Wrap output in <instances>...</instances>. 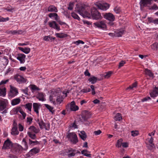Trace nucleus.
Wrapping results in <instances>:
<instances>
[{
	"instance_id": "nucleus-44",
	"label": "nucleus",
	"mask_w": 158,
	"mask_h": 158,
	"mask_svg": "<svg viewBox=\"0 0 158 158\" xmlns=\"http://www.w3.org/2000/svg\"><path fill=\"white\" fill-rule=\"evenodd\" d=\"M131 135L135 137L137 136L139 134V131H131Z\"/></svg>"
},
{
	"instance_id": "nucleus-36",
	"label": "nucleus",
	"mask_w": 158,
	"mask_h": 158,
	"mask_svg": "<svg viewBox=\"0 0 158 158\" xmlns=\"http://www.w3.org/2000/svg\"><path fill=\"white\" fill-rule=\"evenodd\" d=\"M84 18H91V14H90L86 10L84 13V14L81 15Z\"/></svg>"
},
{
	"instance_id": "nucleus-5",
	"label": "nucleus",
	"mask_w": 158,
	"mask_h": 158,
	"mask_svg": "<svg viewBox=\"0 0 158 158\" xmlns=\"http://www.w3.org/2000/svg\"><path fill=\"white\" fill-rule=\"evenodd\" d=\"M13 146V145L11 141L9 139H8L5 141L2 148L4 150L9 149L11 147H12Z\"/></svg>"
},
{
	"instance_id": "nucleus-32",
	"label": "nucleus",
	"mask_w": 158,
	"mask_h": 158,
	"mask_svg": "<svg viewBox=\"0 0 158 158\" xmlns=\"http://www.w3.org/2000/svg\"><path fill=\"white\" fill-rule=\"evenodd\" d=\"M153 139L152 137H151L149 140V142L150 144V145H149L150 146V149H152L153 148H154L155 147V145L153 143Z\"/></svg>"
},
{
	"instance_id": "nucleus-11",
	"label": "nucleus",
	"mask_w": 158,
	"mask_h": 158,
	"mask_svg": "<svg viewBox=\"0 0 158 158\" xmlns=\"http://www.w3.org/2000/svg\"><path fill=\"white\" fill-rule=\"evenodd\" d=\"M40 151V149L37 148H34L31 150L27 154L28 157H31L34 154L38 153Z\"/></svg>"
},
{
	"instance_id": "nucleus-61",
	"label": "nucleus",
	"mask_w": 158,
	"mask_h": 158,
	"mask_svg": "<svg viewBox=\"0 0 158 158\" xmlns=\"http://www.w3.org/2000/svg\"><path fill=\"white\" fill-rule=\"evenodd\" d=\"M8 81H9L8 79H7L5 81L2 80V81H1L0 83V86L2 85L6 84L7 82H8Z\"/></svg>"
},
{
	"instance_id": "nucleus-6",
	"label": "nucleus",
	"mask_w": 158,
	"mask_h": 158,
	"mask_svg": "<svg viewBox=\"0 0 158 158\" xmlns=\"http://www.w3.org/2000/svg\"><path fill=\"white\" fill-rule=\"evenodd\" d=\"M70 107V109L71 111H76L79 109V107L78 106H76L74 101L72 102L70 104H68L66 106V108L67 109L68 108Z\"/></svg>"
},
{
	"instance_id": "nucleus-13",
	"label": "nucleus",
	"mask_w": 158,
	"mask_h": 158,
	"mask_svg": "<svg viewBox=\"0 0 158 158\" xmlns=\"http://www.w3.org/2000/svg\"><path fill=\"white\" fill-rule=\"evenodd\" d=\"M18 94L17 89L15 87H11L10 92L8 94L9 97L11 98L16 96Z\"/></svg>"
},
{
	"instance_id": "nucleus-9",
	"label": "nucleus",
	"mask_w": 158,
	"mask_h": 158,
	"mask_svg": "<svg viewBox=\"0 0 158 158\" xmlns=\"http://www.w3.org/2000/svg\"><path fill=\"white\" fill-rule=\"evenodd\" d=\"M104 18L111 22L113 21L115 19L114 16L110 13H103V15Z\"/></svg>"
},
{
	"instance_id": "nucleus-55",
	"label": "nucleus",
	"mask_w": 158,
	"mask_h": 158,
	"mask_svg": "<svg viewBox=\"0 0 158 158\" xmlns=\"http://www.w3.org/2000/svg\"><path fill=\"white\" fill-rule=\"evenodd\" d=\"M74 4L73 2H70L68 7V10H72L73 8V6Z\"/></svg>"
},
{
	"instance_id": "nucleus-38",
	"label": "nucleus",
	"mask_w": 158,
	"mask_h": 158,
	"mask_svg": "<svg viewBox=\"0 0 158 158\" xmlns=\"http://www.w3.org/2000/svg\"><path fill=\"white\" fill-rule=\"evenodd\" d=\"M27 135L29 137L32 139H35L36 138V135L35 134H32L31 132H28Z\"/></svg>"
},
{
	"instance_id": "nucleus-42",
	"label": "nucleus",
	"mask_w": 158,
	"mask_h": 158,
	"mask_svg": "<svg viewBox=\"0 0 158 158\" xmlns=\"http://www.w3.org/2000/svg\"><path fill=\"white\" fill-rule=\"evenodd\" d=\"M148 8L149 10H156L158 9V7L157 5L154 4L152 6H149Z\"/></svg>"
},
{
	"instance_id": "nucleus-12",
	"label": "nucleus",
	"mask_w": 158,
	"mask_h": 158,
	"mask_svg": "<svg viewBox=\"0 0 158 158\" xmlns=\"http://www.w3.org/2000/svg\"><path fill=\"white\" fill-rule=\"evenodd\" d=\"M6 107V103L4 100H0V110L1 111L4 110L2 113V114L6 113L7 112V110L5 109Z\"/></svg>"
},
{
	"instance_id": "nucleus-40",
	"label": "nucleus",
	"mask_w": 158,
	"mask_h": 158,
	"mask_svg": "<svg viewBox=\"0 0 158 158\" xmlns=\"http://www.w3.org/2000/svg\"><path fill=\"white\" fill-rule=\"evenodd\" d=\"M39 125L40 128L41 129H43L45 127V123H44L42 119L41 120V121L39 123Z\"/></svg>"
},
{
	"instance_id": "nucleus-34",
	"label": "nucleus",
	"mask_w": 158,
	"mask_h": 158,
	"mask_svg": "<svg viewBox=\"0 0 158 158\" xmlns=\"http://www.w3.org/2000/svg\"><path fill=\"white\" fill-rule=\"evenodd\" d=\"M44 106L45 107L47 108L49 110V111L52 113V114L54 113L55 111L53 110V107L47 104H44Z\"/></svg>"
},
{
	"instance_id": "nucleus-51",
	"label": "nucleus",
	"mask_w": 158,
	"mask_h": 158,
	"mask_svg": "<svg viewBox=\"0 0 158 158\" xmlns=\"http://www.w3.org/2000/svg\"><path fill=\"white\" fill-rule=\"evenodd\" d=\"M112 72L111 71L107 72L104 75V77L106 78H109Z\"/></svg>"
},
{
	"instance_id": "nucleus-60",
	"label": "nucleus",
	"mask_w": 158,
	"mask_h": 158,
	"mask_svg": "<svg viewBox=\"0 0 158 158\" xmlns=\"http://www.w3.org/2000/svg\"><path fill=\"white\" fill-rule=\"evenodd\" d=\"M54 94L50 95L49 97V99L50 101L55 102V98H54Z\"/></svg>"
},
{
	"instance_id": "nucleus-49",
	"label": "nucleus",
	"mask_w": 158,
	"mask_h": 158,
	"mask_svg": "<svg viewBox=\"0 0 158 158\" xmlns=\"http://www.w3.org/2000/svg\"><path fill=\"white\" fill-rule=\"evenodd\" d=\"M20 110H21V109L20 107H18L16 108H14L13 109V111L14 112L15 114L19 112V111Z\"/></svg>"
},
{
	"instance_id": "nucleus-19",
	"label": "nucleus",
	"mask_w": 158,
	"mask_h": 158,
	"mask_svg": "<svg viewBox=\"0 0 158 158\" xmlns=\"http://www.w3.org/2000/svg\"><path fill=\"white\" fill-rule=\"evenodd\" d=\"M19 133L17 129V124L16 125H15L12 129L11 134L13 135H17L19 134Z\"/></svg>"
},
{
	"instance_id": "nucleus-10",
	"label": "nucleus",
	"mask_w": 158,
	"mask_h": 158,
	"mask_svg": "<svg viewBox=\"0 0 158 158\" xmlns=\"http://www.w3.org/2000/svg\"><path fill=\"white\" fill-rule=\"evenodd\" d=\"M14 79L19 83H24L27 81V79H25L21 75L17 74L14 76Z\"/></svg>"
},
{
	"instance_id": "nucleus-62",
	"label": "nucleus",
	"mask_w": 158,
	"mask_h": 158,
	"mask_svg": "<svg viewBox=\"0 0 158 158\" xmlns=\"http://www.w3.org/2000/svg\"><path fill=\"white\" fill-rule=\"evenodd\" d=\"M102 132V131L100 130H98L97 131H94V134L95 135H98L100 134Z\"/></svg>"
},
{
	"instance_id": "nucleus-57",
	"label": "nucleus",
	"mask_w": 158,
	"mask_h": 158,
	"mask_svg": "<svg viewBox=\"0 0 158 158\" xmlns=\"http://www.w3.org/2000/svg\"><path fill=\"white\" fill-rule=\"evenodd\" d=\"M92 90V94L93 95H94L95 94V92L94 89V86L93 85H91L90 86Z\"/></svg>"
},
{
	"instance_id": "nucleus-33",
	"label": "nucleus",
	"mask_w": 158,
	"mask_h": 158,
	"mask_svg": "<svg viewBox=\"0 0 158 158\" xmlns=\"http://www.w3.org/2000/svg\"><path fill=\"white\" fill-rule=\"evenodd\" d=\"M122 119L121 114L119 113H118L114 117V120L120 121Z\"/></svg>"
},
{
	"instance_id": "nucleus-54",
	"label": "nucleus",
	"mask_w": 158,
	"mask_h": 158,
	"mask_svg": "<svg viewBox=\"0 0 158 158\" xmlns=\"http://www.w3.org/2000/svg\"><path fill=\"white\" fill-rule=\"evenodd\" d=\"M48 16L50 18H55V16H57V14L56 13H51L48 15Z\"/></svg>"
},
{
	"instance_id": "nucleus-64",
	"label": "nucleus",
	"mask_w": 158,
	"mask_h": 158,
	"mask_svg": "<svg viewBox=\"0 0 158 158\" xmlns=\"http://www.w3.org/2000/svg\"><path fill=\"white\" fill-rule=\"evenodd\" d=\"M8 158H18V157L12 154H10L8 156Z\"/></svg>"
},
{
	"instance_id": "nucleus-25",
	"label": "nucleus",
	"mask_w": 158,
	"mask_h": 158,
	"mask_svg": "<svg viewBox=\"0 0 158 158\" xmlns=\"http://www.w3.org/2000/svg\"><path fill=\"white\" fill-rule=\"evenodd\" d=\"M144 71L145 73V74L148 76L150 77L153 78L154 74L150 70H149L148 69H145Z\"/></svg>"
},
{
	"instance_id": "nucleus-27",
	"label": "nucleus",
	"mask_w": 158,
	"mask_h": 158,
	"mask_svg": "<svg viewBox=\"0 0 158 158\" xmlns=\"http://www.w3.org/2000/svg\"><path fill=\"white\" fill-rule=\"evenodd\" d=\"M97 78L95 77H90L88 79V81L89 82H91V84H94L97 81Z\"/></svg>"
},
{
	"instance_id": "nucleus-52",
	"label": "nucleus",
	"mask_w": 158,
	"mask_h": 158,
	"mask_svg": "<svg viewBox=\"0 0 158 158\" xmlns=\"http://www.w3.org/2000/svg\"><path fill=\"white\" fill-rule=\"evenodd\" d=\"M122 140L121 139H118L117 141V144L116 146H118V147L119 148L121 147V144H122Z\"/></svg>"
},
{
	"instance_id": "nucleus-50",
	"label": "nucleus",
	"mask_w": 158,
	"mask_h": 158,
	"mask_svg": "<svg viewBox=\"0 0 158 158\" xmlns=\"http://www.w3.org/2000/svg\"><path fill=\"white\" fill-rule=\"evenodd\" d=\"M114 11L117 14H118L121 11L120 8L119 7H116L114 9Z\"/></svg>"
},
{
	"instance_id": "nucleus-59",
	"label": "nucleus",
	"mask_w": 158,
	"mask_h": 158,
	"mask_svg": "<svg viewBox=\"0 0 158 158\" xmlns=\"http://www.w3.org/2000/svg\"><path fill=\"white\" fill-rule=\"evenodd\" d=\"M125 63L126 62L124 60H122L119 63V67L120 68L121 67L123 66Z\"/></svg>"
},
{
	"instance_id": "nucleus-53",
	"label": "nucleus",
	"mask_w": 158,
	"mask_h": 158,
	"mask_svg": "<svg viewBox=\"0 0 158 158\" xmlns=\"http://www.w3.org/2000/svg\"><path fill=\"white\" fill-rule=\"evenodd\" d=\"M91 89L89 88L83 89L81 90V92H83L84 93H86L90 92Z\"/></svg>"
},
{
	"instance_id": "nucleus-20",
	"label": "nucleus",
	"mask_w": 158,
	"mask_h": 158,
	"mask_svg": "<svg viewBox=\"0 0 158 158\" xmlns=\"http://www.w3.org/2000/svg\"><path fill=\"white\" fill-rule=\"evenodd\" d=\"M48 11L57 12L58 10L55 6L53 5H50L48 7Z\"/></svg>"
},
{
	"instance_id": "nucleus-30",
	"label": "nucleus",
	"mask_w": 158,
	"mask_h": 158,
	"mask_svg": "<svg viewBox=\"0 0 158 158\" xmlns=\"http://www.w3.org/2000/svg\"><path fill=\"white\" fill-rule=\"evenodd\" d=\"M29 129L33 131L35 133H38L40 131V130L39 129H37L34 126H30L29 128Z\"/></svg>"
},
{
	"instance_id": "nucleus-1",
	"label": "nucleus",
	"mask_w": 158,
	"mask_h": 158,
	"mask_svg": "<svg viewBox=\"0 0 158 158\" xmlns=\"http://www.w3.org/2000/svg\"><path fill=\"white\" fill-rule=\"evenodd\" d=\"M91 18L93 19L97 20L101 19L102 18L101 13L94 7L91 9Z\"/></svg>"
},
{
	"instance_id": "nucleus-31",
	"label": "nucleus",
	"mask_w": 158,
	"mask_h": 158,
	"mask_svg": "<svg viewBox=\"0 0 158 158\" xmlns=\"http://www.w3.org/2000/svg\"><path fill=\"white\" fill-rule=\"evenodd\" d=\"M56 36L59 38H65L67 36V35L63 33H56Z\"/></svg>"
},
{
	"instance_id": "nucleus-37",
	"label": "nucleus",
	"mask_w": 158,
	"mask_h": 158,
	"mask_svg": "<svg viewBox=\"0 0 158 158\" xmlns=\"http://www.w3.org/2000/svg\"><path fill=\"white\" fill-rule=\"evenodd\" d=\"M8 59L5 57H3L2 59V62L4 66L8 64Z\"/></svg>"
},
{
	"instance_id": "nucleus-43",
	"label": "nucleus",
	"mask_w": 158,
	"mask_h": 158,
	"mask_svg": "<svg viewBox=\"0 0 158 158\" xmlns=\"http://www.w3.org/2000/svg\"><path fill=\"white\" fill-rule=\"evenodd\" d=\"M151 48L154 50H157L158 48V43H156L151 46Z\"/></svg>"
},
{
	"instance_id": "nucleus-4",
	"label": "nucleus",
	"mask_w": 158,
	"mask_h": 158,
	"mask_svg": "<svg viewBox=\"0 0 158 158\" xmlns=\"http://www.w3.org/2000/svg\"><path fill=\"white\" fill-rule=\"evenodd\" d=\"M91 117V114L88 111L84 110L82 112V122L87 121Z\"/></svg>"
},
{
	"instance_id": "nucleus-15",
	"label": "nucleus",
	"mask_w": 158,
	"mask_h": 158,
	"mask_svg": "<svg viewBox=\"0 0 158 158\" xmlns=\"http://www.w3.org/2000/svg\"><path fill=\"white\" fill-rule=\"evenodd\" d=\"M48 24L50 27L56 29L58 31H59L60 30V27L58 26V24L56 23L55 21L49 22Z\"/></svg>"
},
{
	"instance_id": "nucleus-35",
	"label": "nucleus",
	"mask_w": 158,
	"mask_h": 158,
	"mask_svg": "<svg viewBox=\"0 0 158 158\" xmlns=\"http://www.w3.org/2000/svg\"><path fill=\"white\" fill-rule=\"evenodd\" d=\"M32 104L31 103H28L24 105L26 109H27L29 111H31L32 108Z\"/></svg>"
},
{
	"instance_id": "nucleus-47",
	"label": "nucleus",
	"mask_w": 158,
	"mask_h": 158,
	"mask_svg": "<svg viewBox=\"0 0 158 158\" xmlns=\"http://www.w3.org/2000/svg\"><path fill=\"white\" fill-rule=\"evenodd\" d=\"M63 100V98L62 96H58L57 97V98H56V101L58 102H59V104H60L62 101Z\"/></svg>"
},
{
	"instance_id": "nucleus-28",
	"label": "nucleus",
	"mask_w": 158,
	"mask_h": 158,
	"mask_svg": "<svg viewBox=\"0 0 158 158\" xmlns=\"http://www.w3.org/2000/svg\"><path fill=\"white\" fill-rule=\"evenodd\" d=\"M22 143L24 145V148H23V150L26 151L28 148V145L27 142L25 138H23V139L22 141Z\"/></svg>"
},
{
	"instance_id": "nucleus-46",
	"label": "nucleus",
	"mask_w": 158,
	"mask_h": 158,
	"mask_svg": "<svg viewBox=\"0 0 158 158\" xmlns=\"http://www.w3.org/2000/svg\"><path fill=\"white\" fill-rule=\"evenodd\" d=\"M124 33V31L122 30L121 31H120L116 33L115 36L118 37H121Z\"/></svg>"
},
{
	"instance_id": "nucleus-14",
	"label": "nucleus",
	"mask_w": 158,
	"mask_h": 158,
	"mask_svg": "<svg viewBox=\"0 0 158 158\" xmlns=\"http://www.w3.org/2000/svg\"><path fill=\"white\" fill-rule=\"evenodd\" d=\"M150 94L151 97L154 98L158 95V86H155L153 90L150 92Z\"/></svg>"
},
{
	"instance_id": "nucleus-29",
	"label": "nucleus",
	"mask_w": 158,
	"mask_h": 158,
	"mask_svg": "<svg viewBox=\"0 0 158 158\" xmlns=\"http://www.w3.org/2000/svg\"><path fill=\"white\" fill-rule=\"evenodd\" d=\"M6 94V88L5 87L3 88H0V96H2L3 97L5 96Z\"/></svg>"
},
{
	"instance_id": "nucleus-22",
	"label": "nucleus",
	"mask_w": 158,
	"mask_h": 158,
	"mask_svg": "<svg viewBox=\"0 0 158 158\" xmlns=\"http://www.w3.org/2000/svg\"><path fill=\"white\" fill-rule=\"evenodd\" d=\"M85 11V8L82 6H81L78 7L77 12L78 14L81 15L84 14V13Z\"/></svg>"
},
{
	"instance_id": "nucleus-21",
	"label": "nucleus",
	"mask_w": 158,
	"mask_h": 158,
	"mask_svg": "<svg viewBox=\"0 0 158 158\" xmlns=\"http://www.w3.org/2000/svg\"><path fill=\"white\" fill-rule=\"evenodd\" d=\"M18 48L25 54H28L30 51V49L29 48H23L21 47H19Z\"/></svg>"
},
{
	"instance_id": "nucleus-8",
	"label": "nucleus",
	"mask_w": 158,
	"mask_h": 158,
	"mask_svg": "<svg viewBox=\"0 0 158 158\" xmlns=\"http://www.w3.org/2000/svg\"><path fill=\"white\" fill-rule=\"evenodd\" d=\"M152 0H141L140 4L141 7L148 6L149 7V5L152 4Z\"/></svg>"
},
{
	"instance_id": "nucleus-7",
	"label": "nucleus",
	"mask_w": 158,
	"mask_h": 158,
	"mask_svg": "<svg viewBox=\"0 0 158 158\" xmlns=\"http://www.w3.org/2000/svg\"><path fill=\"white\" fill-rule=\"evenodd\" d=\"M94 25L99 28L102 29H106V26L104 21H101L97 22L94 23Z\"/></svg>"
},
{
	"instance_id": "nucleus-45",
	"label": "nucleus",
	"mask_w": 158,
	"mask_h": 158,
	"mask_svg": "<svg viewBox=\"0 0 158 158\" xmlns=\"http://www.w3.org/2000/svg\"><path fill=\"white\" fill-rule=\"evenodd\" d=\"M72 16L74 19H77L78 20H80V18L78 15L74 12L72 13H71Z\"/></svg>"
},
{
	"instance_id": "nucleus-56",
	"label": "nucleus",
	"mask_w": 158,
	"mask_h": 158,
	"mask_svg": "<svg viewBox=\"0 0 158 158\" xmlns=\"http://www.w3.org/2000/svg\"><path fill=\"white\" fill-rule=\"evenodd\" d=\"M19 113L22 115L23 119H24L26 115V114L22 109L19 111Z\"/></svg>"
},
{
	"instance_id": "nucleus-17",
	"label": "nucleus",
	"mask_w": 158,
	"mask_h": 158,
	"mask_svg": "<svg viewBox=\"0 0 158 158\" xmlns=\"http://www.w3.org/2000/svg\"><path fill=\"white\" fill-rule=\"evenodd\" d=\"M33 109L34 111L38 114H39V110L40 109V104L39 103H34L33 104Z\"/></svg>"
},
{
	"instance_id": "nucleus-63",
	"label": "nucleus",
	"mask_w": 158,
	"mask_h": 158,
	"mask_svg": "<svg viewBox=\"0 0 158 158\" xmlns=\"http://www.w3.org/2000/svg\"><path fill=\"white\" fill-rule=\"evenodd\" d=\"M19 131H22L23 130V127L21 124L19 123Z\"/></svg>"
},
{
	"instance_id": "nucleus-3",
	"label": "nucleus",
	"mask_w": 158,
	"mask_h": 158,
	"mask_svg": "<svg viewBox=\"0 0 158 158\" xmlns=\"http://www.w3.org/2000/svg\"><path fill=\"white\" fill-rule=\"evenodd\" d=\"M67 137L73 144H76L78 142L77 136L74 132L69 133Z\"/></svg>"
},
{
	"instance_id": "nucleus-39",
	"label": "nucleus",
	"mask_w": 158,
	"mask_h": 158,
	"mask_svg": "<svg viewBox=\"0 0 158 158\" xmlns=\"http://www.w3.org/2000/svg\"><path fill=\"white\" fill-rule=\"evenodd\" d=\"M29 144L30 145H37L38 144H39V143L37 140L35 141H32L31 140V139H29Z\"/></svg>"
},
{
	"instance_id": "nucleus-48",
	"label": "nucleus",
	"mask_w": 158,
	"mask_h": 158,
	"mask_svg": "<svg viewBox=\"0 0 158 158\" xmlns=\"http://www.w3.org/2000/svg\"><path fill=\"white\" fill-rule=\"evenodd\" d=\"M31 85V88L32 90L34 91L40 90L39 88L37 87L36 85Z\"/></svg>"
},
{
	"instance_id": "nucleus-26",
	"label": "nucleus",
	"mask_w": 158,
	"mask_h": 158,
	"mask_svg": "<svg viewBox=\"0 0 158 158\" xmlns=\"http://www.w3.org/2000/svg\"><path fill=\"white\" fill-rule=\"evenodd\" d=\"M23 32L21 30L10 31L8 33L13 35H16L17 34H21L23 33Z\"/></svg>"
},
{
	"instance_id": "nucleus-58",
	"label": "nucleus",
	"mask_w": 158,
	"mask_h": 158,
	"mask_svg": "<svg viewBox=\"0 0 158 158\" xmlns=\"http://www.w3.org/2000/svg\"><path fill=\"white\" fill-rule=\"evenodd\" d=\"M74 43L76 44L77 45H78L80 44H84V42L81 40H78L76 42H74Z\"/></svg>"
},
{
	"instance_id": "nucleus-24",
	"label": "nucleus",
	"mask_w": 158,
	"mask_h": 158,
	"mask_svg": "<svg viewBox=\"0 0 158 158\" xmlns=\"http://www.w3.org/2000/svg\"><path fill=\"white\" fill-rule=\"evenodd\" d=\"M21 100L19 98H16L11 100V104L12 106H15L19 104Z\"/></svg>"
},
{
	"instance_id": "nucleus-2",
	"label": "nucleus",
	"mask_w": 158,
	"mask_h": 158,
	"mask_svg": "<svg viewBox=\"0 0 158 158\" xmlns=\"http://www.w3.org/2000/svg\"><path fill=\"white\" fill-rule=\"evenodd\" d=\"M23 150V147L17 143L13 144L11 149L12 152L16 155L20 154Z\"/></svg>"
},
{
	"instance_id": "nucleus-23",
	"label": "nucleus",
	"mask_w": 158,
	"mask_h": 158,
	"mask_svg": "<svg viewBox=\"0 0 158 158\" xmlns=\"http://www.w3.org/2000/svg\"><path fill=\"white\" fill-rule=\"evenodd\" d=\"M79 135L81 139L85 141L86 137L87 135L85 132L84 131H81L79 134Z\"/></svg>"
},
{
	"instance_id": "nucleus-16",
	"label": "nucleus",
	"mask_w": 158,
	"mask_h": 158,
	"mask_svg": "<svg viewBox=\"0 0 158 158\" xmlns=\"http://www.w3.org/2000/svg\"><path fill=\"white\" fill-rule=\"evenodd\" d=\"M26 56L23 54H19L17 57V59L19 60L21 63H23L25 62Z\"/></svg>"
},
{
	"instance_id": "nucleus-18",
	"label": "nucleus",
	"mask_w": 158,
	"mask_h": 158,
	"mask_svg": "<svg viewBox=\"0 0 158 158\" xmlns=\"http://www.w3.org/2000/svg\"><path fill=\"white\" fill-rule=\"evenodd\" d=\"M106 6H104V5H102L100 3L96 4V6L98 8L103 10H106L109 7L108 4L106 3Z\"/></svg>"
},
{
	"instance_id": "nucleus-41",
	"label": "nucleus",
	"mask_w": 158,
	"mask_h": 158,
	"mask_svg": "<svg viewBox=\"0 0 158 158\" xmlns=\"http://www.w3.org/2000/svg\"><path fill=\"white\" fill-rule=\"evenodd\" d=\"M87 151L86 150H83L81 152V153L83 155H84L86 156L87 157H91V154H87L86 153H85V152H86Z\"/></svg>"
}]
</instances>
